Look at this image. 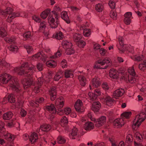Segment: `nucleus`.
Listing matches in <instances>:
<instances>
[{
  "label": "nucleus",
  "instance_id": "nucleus-9",
  "mask_svg": "<svg viewBox=\"0 0 146 146\" xmlns=\"http://www.w3.org/2000/svg\"><path fill=\"white\" fill-rule=\"evenodd\" d=\"M131 111H125L121 114L123 118H117L113 121L114 125L118 127H120L123 125L125 123V119H128L131 115Z\"/></svg>",
  "mask_w": 146,
  "mask_h": 146
},
{
  "label": "nucleus",
  "instance_id": "nucleus-24",
  "mask_svg": "<svg viewBox=\"0 0 146 146\" xmlns=\"http://www.w3.org/2000/svg\"><path fill=\"white\" fill-rule=\"evenodd\" d=\"M106 117L105 116H102L94 121L95 123V125L97 127H99L104 124L106 122Z\"/></svg>",
  "mask_w": 146,
  "mask_h": 146
},
{
  "label": "nucleus",
  "instance_id": "nucleus-35",
  "mask_svg": "<svg viewBox=\"0 0 146 146\" xmlns=\"http://www.w3.org/2000/svg\"><path fill=\"white\" fill-rule=\"evenodd\" d=\"M104 138L105 139H108L109 141L111 143V146H117L116 142L114 138L113 137L108 136L106 135L104 136Z\"/></svg>",
  "mask_w": 146,
  "mask_h": 146
},
{
  "label": "nucleus",
  "instance_id": "nucleus-28",
  "mask_svg": "<svg viewBox=\"0 0 146 146\" xmlns=\"http://www.w3.org/2000/svg\"><path fill=\"white\" fill-rule=\"evenodd\" d=\"M46 23L43 21L39 25V31H43L44 36L46 37H48L49 33L47 31H44L46 29Z\"/></svg>",
  "mask_w": 146,
  "mask_h": 146
},
{
  "label": "nucleus",
  "instance_id": "nucleus-31",
  "mask_svg": "<svg viewBox=\"0 0 146 146\" xmlns=\"http://www.w3.org/2000/svg\"><path fill=\"white\" fill-rule=\"evenodd\" d=\"M80 29L81 30H83L84 35L88 37L91 34V31L90 29L86 28L85 25H82L80 26Z\"/></svg>",
  "mask_w": 146,
  "mask_h": 146
},
{
  "label": "nucleus",
  "instance_id": "nucleus-10",
  "mask_svg": "<svg viewBox=\"0 0 146 146\" xmlns=\"http://www.w3.org/2000/svg\"><path fill=\"white\" fill-rule=\"evenodd\" d=\"M59 125H58L56 123H52V125L51 126L49 124H45L40 126V128H38L36 130V132L38 133L40 135L43 134V132H48L50 131L52 128H56L57 130L59 131L58 129L59 127Z\"/></svg>",
  "mask_w": 146,
  "mask_h": 146
},
{
  "label": "nucleus",
  "instance_id": "nucleus-34",
  "mask_svg": "<svg viewBox=\"0 0 146 146\" xmlns=\"http://www.w3.org/2000/svg\"><path fill=\"white\" fill-rule=\"evenodd\" d=\"M71 111L72 110L69 107H67L65 108L64 110L62 109L61 111L59 112L57 111V113L58 114L61 115L64 113L66 115H69Z\"/></svg>",
  "mask_w": 146,
  "mask_h": 146
},
{
  "label": "nucleus",
  "instance_id": "nucleus-33",
  "mask_svg": "<svg viewBox=\"0 0 146 146\" xmlns=\"http://www.w3.org/2000/svg\"><path fill=\"white\" fill-rule=\"evenodd\" d=\"M119 74V72L116 70L112 69L110 70L109 76L112 78L117 79L118 77Z\"/></svg>",
  "mask_w": 146,
  "mask_h": 146
},
{
  "label": "nucleus",
  "instance_id": "nucleus-25",
  "mask_svg": "<svg viewBox=\"0 0 146 146\" xmlns=\"http://www.w3.org/2000/svg\"><path fill=\"white\" fill-rule=\"evenodd\" d=\"M68 120L65 116H64L61 119L60 125L66 131L68 130L69 127L68 125Z\"/></svg>",
  "mask_w": 146,
  "mask_h": 146
},
{
  "label": "nucleus",
  "instance_id": "nucleus-39",
  "mask_svg": "<svg viewBox=\"0 0 146 146\" xmlns=\"http://www.w3.org/2000/svg\"><path fill=\"white\" fill-rule=\"evenodd\" d=\"M6 139L8 141H11L10 144H9V143L6 142L3 139L0 138V144L2 146H14L13 144L11 143V142L12 141L8 140V139ZM0 146H1V145H0Z\"/></svg>",
  "mask_w": 146,
  "mask_h": 146
},
{
  "label": "nucleus",
  "instance_id": "nucleus-52",
  "mask_svg": "<svg viewBox=\"0 0 146 146\" xmlns=\"http://www.w3.org/2000/svg\"><path fill=\"white\" fill-rule=\"evenodd\" d=\"M18 47L14 45H11L9 48V49L11 51L14 53L17 52L18 50Z\"/></svg>",
  "mask_w": 146,
  "mask_h": 146
},
{
  "label": "nucleus",
  "instance_id": "nucleus-16",
  "mask_svg": "<svg viewBox=\"0 0 146 146\" xmlns=\"http://www.w3.org/2000/svg\"><path fill=\"white\" fill-rule=\"evenodd\" d=\"M23 138L25 140L29 139L30 142L32 144H33L38 139V135L35 132H33L31 133L30 136L29 137L27 134H25L23 135Z\"/></svg>",
  "mask_w": 146,
  "mask_h": 146
},
{
  "label": "nucleus",
  "instance_id": "nucleus-45",
  "mask_svg": "<svg viewBox=\"0 0 146 146\" xmlns=\"http://www.w3.org/2000/svg\"><path fill=\"white\" fill-rule=\"evenodd\" d=\"M78 79L80 84L83 86H85L86 83V80L84 76L82 75H79L78 77Z\"/></svg>",
  "mask_w": 146,
  "mask_h": 146
},
{
  "label": "nucleus",
  "instance_id": "nucleus-12",
  "mask_svg": "<svg viewBox=\"0 0 146 146\" xmlns=\"http://www.w3.org/2000/svg\"><path fill=\"white\" fill-rule=\"evenodd\" d=\"M136 74L133 66L129 67L126 74L125 78L128 79L129 82L133 83L137 82V79H136Z\"/></svg>",
  "mask_w": 146,
  "mask_h": 146
},
{
  "label": "nucleus",
  "instance_id": "nucleus-15",
  "mask_svg": "<svg viewBox=\"0 0 146 146\" xmlns=\"http://www.w3.org/2000/svg\"><path fill=\"white\" fill-rule=\"evenodd\" d=\"M62 45L67 54L70 55L74 53V50L72 47V45L71 42L67 40H64L62 42Z\"/></svg>",
  "mask_w": 146,
  "mask_h": 146
},
{
  "label": "nucleus",
  "instance_id": "nucleus-19",
  "mask_svg": "<svg viewBox=\"0 0 146 146\" xmlns=\"http://www.w3.org/2000/svg\"><path fill=\"white\" fill-rule=\"evenodd\" d=\"M15 101V96L11 94L8 96H6L3 100L2 102L3 104H5L8 102L11 103H13Z\"/></svg>",
  "mask_w": 146,
  "mask_h": 146
},
{
  "label": "nucleus",
  "instance_id": "nucleus-59",
  "mask_svg": "<svg viewBox=\"0 0 146 146\" xmlns=\"http://www.w3.org/2000/svg\"><path fill=\"white\" fill-rule=\"evenodd\" d=\"M109 5L110 8L112 9H113L115 7V2L113 1H110L109 2Z\"/></svg>",
  "mask_w": 146,
  "mask_h": 146
},
{
  "label": "nucleus",
  "instance_id": "nucleus-36",
  "mask_svg": "<svg viewBox=\"0 0 146 146\" xmlns=\"http://www.w3.org/2000/svg\"><path fill=\"white\" fill-rule=\"evenodd\" d=\"M61 18L68 24L70 23L69 18L68 16L67 13L65 11H63L61 13Z\"/></svg>",
  "mask_w": 146,
  "mask_h": 146
},
{
  "label": "nucleus",
  "instance_id": "nucleus-58",
  "mask_svg": "<svg viewBox=\"0 0 146 146\" xmlns=\"http://www.w3.org/2000/svg\"><path fill=\"white\" fill-rule=\"evenodd\" d=\"M23 35L24 38H30L31 36V33L30 32L27 31L23 33Z\"/></svg>",
  "mask_w": 146,
  "mask_h": 146
},
{
  "label": "nucleus",
  "instance_id": "nucleus-8",
  "mask_svg": "<svg viewBox=\"0 0 146 146\" xmlns=\"http://www.w3.org/2000/svg\"><path fill=\"white\" fill-rule=\"evenodd\" d=\"M146 117V114L144 112H141L137 113L133 122L132 126L133 129L136 130V127L137 128L139 127Z\"/></svg>",
  "mask_w": 146,
  "mask_h": 146
},
{
  "label": "nucleus",
  "instance_id": "nucleus-22",
  "mask_svg": "<svg viewBox=\"0 0 146 146\" xmlns=\"http://www.w3.org/2000/svg\"><path fill=\"white\" fill-rule=\"evenodd\" d=\"M49 94L51 100L52 101L54 100L57 97V93L56 87L54 86L51 87L49 90Z\"/></svg>",
  "mask_w": 146,
  "mask_h": 146
},
{
  "label": "nucleus",
  "instance_id": "nucleus-38",
  "mask_svg": "<svg viewBox=\"0 0 146 146\" xmlns=\"http://www.w3.org/2000/svg\"><path fill=\"white\" fill-rule=\"evenodd\" d=\"M64 75L63 71L60 70L57 72L54 77V80L56 81H58L60 79L62 78Z\"/></svg>",
  "mask_w": 146,
  "mask_h": 146
},
{
  "label": "nucleus",
  "instance_id": "nucleus-49",
  "mask_svg": "<svg viewBox=\"0 0 146 146\" xmlns=\"http://www.w3.org/2000/svg\"><path fill=\"white\" fill-rule=\"evenodd\" d=\"M73 71L70 70H66L64 72L65 77L68 78L72 76Z\"/></svg>",
  "mask_w": 146,
  "mask_h": 146
},
{
  "label": "nucleus",
  "instance_id": "nucleus-6",
  "mask_svg": "<svg viewBox=\"0 0 146 146\" xmlns=\"http://www.w3.org/2000/svg\"><path fill=\"white\" fill-rule=\"evenodd\" d=\"M61 55V50L59 49L57 52L54 53V54L52 55H49L47 56L45 54H43V52H40L37 53L34 55L32 58L33 59H38L42 60L44 62L48 60V58L52 59H55L60 57Z\"/></svg>",
  "mask_w": 146,
  "mask_h": 146
},
{
  "label": "nucleus",
  "instance_id": "nucleus-37",
  "mask_svg": "<svg viewBox=\"0 0 146 146\" xmlns=\"http://www.w3.org/2000/svg\"><path fill=\"white\" fill-rule=\"evenodd\" d=\"M78 131L76 127H74L72 129V132L70 135V137L71 138L73 139H75L76 137H78Z\"/></svg>",
  "mask_w": 146,
  "mask_h": 146
},
{
  "label": "nucleus",
  "instance_id": "nucleus-32",
  "mask_svg": "<svg viewBox=\"0 0 146 146\" xmlns=\"http://www.w3.org/2000/svg\"><path fill=\"white\" fill-rule=\"evenodd\" d=\"M94 47L95 50L99 52L101 55L104 56L105 55L106 50L103 48H100V45L96 44L94 45Z\"/></svg>",
  "mask_w": 146,
  "mask_h": 146
},
{
  "label": "nucleus",
  "instance_id": "nucleus-17",
  "mask_svg": "<svg viewBox=\"0 0 146 146\" xmlns=\"http://www.w3.org/2000/svg\"><path fill=\"white\" fill-rule=\"evenodd\" d=\"M94 92H89L88 95L90 99L92 101L95 100L97 98V96L101 95V93L99 88L94 89Z\"/></svg>",
  "mask_w": 146,
  "mask_h": 146
},
{
  "label": "nucleus",
  "instance_id": "nucleus-14",
  "mask_svg": "<svg viewBox=\"0 0 146 146\" xmlns=\"http://www.w3.org/2000/svg\"><path fill=\"white\" fill-rule=\"evenodd\" d=\"M4 124L2 121H0V132L2 133V136H3L5 139L12 141L15 138L14 136L5 131L4 127Z\"/></svg>",
  "mask_w": 146,
  "mask_h": 146
},
{
  "label": "nucleus",
  "instance_id": "nucleus-56",
  "mask_svg": "<svg viewBox=\"0 0 146 146\" xmlns=\"http://www.w3.org/2000/svg\"><path fill=\"white\" fill-rule=\"evenodd\" d=\"M137 139L139 142H141L143 139V138L142 135L139 132L137 133V134L135 135Z\"/></svg>",
  "mask_w": 146,
  "mask_h": 146
},
{
  "label": "nucleus",
  "instance_id": "nucleus-26",
  "mask_svg": "<svg viewBox=\"0 0 146 146\" xmlns=\"http://www.w3.org/2000/svg\"><path fill=\"white\" fill-rule=\"evenodd\" d=\"M132 15V13L130 12H127L125 14V17L124 19V21L126 24H130L131 22V19L133 18Z\"/></svg>",
  "mask_w": 146,
  "mask_h": 146
},
{
  "label": "nucleus",
  "instance_id": "nucleus-44",
  "mask_svg": "<svg viewBox=\"0 0 146 146\" xmlns=\"http://www.w3.org/2000/svg\"><path fill=\"white\" fill-rule=\"evenodd\" d=\"M13 115L11 111H8L4 113L3 115V118L4 119L8 120L10 119Z\"/></svg>",
  "mask_w": 146,
  "mask_h": 146
},
{
  "label": "nucleus",
  "instance_id": "nucleus-61",
  "mask_svg": "<svg viewBox=\"0 0 146 146\" xmlns=\"http://www.w3.org/2000/svg\"><path fill=\"white\" fill-rule=\"evenodd\" d=\"M32 18L33 19L37 22L40 23L41 22V20L36 15L33 16Z\"/></svg>",
  "mask_w": 146,
  "mask_h": 146
},
{
  "label": "nucleus",
  "instance_id": "nucleus-54",
  "mask_svg": "<svg viewBox=\"0 0 146 146\" xmlns=\"http://www.w3.org/2000/svg\"><path fill=\"white\" fill-rule=\"evenodd\" d=\"M143 55L141 56L136 55L133 57H132L131 58L135 61H140L143 60Z\"/></svg>",
  "mask_w": 146,
  "mask_h": 146
},
{
  "label": "nucleus",
  "instance_id": "nucleus-2",
  "mask_svg": "<svg viewBox=\"0 0 146 146\" xmlns=\"http://www.w3.org/2000/svg\"><path fill=\"white\" fill-rule=\"evenodd\" d=\"M0 82L3 84H7L13 90L17 93L19 92L21 90V89L17 79L6 73H4L0 76Z\"/></svg>",
  "mask_w": 146,
  "mask_h": 146
},
{
  "label": "nucleus",
  "instance_id": "nucleus-50",
  "mask_svg": "<svg viewBox=\"0 0 146 146\" xmlns=\"http://www.w3.org/2000/svg\"><path fill=\"white\" fill-rule=\"evenodd\" d=\"M54 36L55 38L57 39L60 40L62 39L63 37V35L62 32H59L54 34Z\"/></svg>",
  "mask_w": 146,
  "mask_h": 146
},
{
  "label": "nucleus",
  "instance_id": "nucleus-43",
  "mask_svg": "<svg viewBox=\"0 0 146 146\" xmlns=\"http://www.w3.org/2000/svg\"><path fill=\"white\" fill-rule=\"evenodd\" d=\"M102 88L106 91L108 92L111 89L110 86L109 84L106 82H104L102 85Z\"/></svg>",
  "mask_w": 146,
  "mask_h": 146
},
{
  "label": "nucleus",
  "instance_id": "nucleus-21",
  "mask_svg": "<svg viewBox=\"0 0 146 146\" xmlns=\"http://www.w3.org/2000/svg\"><path fill=\"white\" fill-rule=\"evenodd\" d=\"M74 107L76 110L79 112H82L84 111V109L82 106V102L80 100H78L75 103Z\"/></svg>",
  "mask_w": 146,
  "mask_h": 146
},
{
  "label": "nucleus",
  "instance_id": "nucleus-1",
  "mask_svg": "<svg viewBox=\"0 0 146 146\" xmlns=\"http://www.w3.org/2000/svg\"><path fill=\"white\" fill-rule=\"evenodd\" d=\"M10 64L7 63L4 59H0V69L1 70H4L5 68L11 69L19 75H24V76L27 77V78H25L22 81L25 89L31 86V88L35 92L38 93L40 92V89L42 85H44L49 81L48 80L46 81L43 78L40 77L38 79L37 81L34 84L32 78V74L35 71L36 68L33 65L29 66L27 62L24 63L19 67L14 68L12 67L10 68Z\"/></svg>",
  "mask_w": 146,
  "mask_h": 146
},
{
  "label": "nucleus",
  "instance_id": "nucleus-30",
  "mask_svg": "<svg viewBox=\"0 0 146 146\" xmlns=\"http://www.w3.org/2000/svg\"><path fill=\"white\" fill-rule=\"evenodd\" d=\"M101 107V105L99 102H94L92 104V109L94 112H98Z\"/></svg>",
  "mask_w": 146,
  "mask_h": 146
},
{
  "label": "nucleus",
  "instance_id": "nucleus-3",
  "mask_svg": "<svg viewBox=\"0 0 146 146\" xmlns=\"http://www.w3.org/2000/svg\"><path fill=\"white\" fill-rule=\"evenodd\" d=\"M64 104V98L62 97L57 98L55 101V108L53 104L47 105L46 106V109L52 114L49 115L48 119L52 120L54 118V114L57 111H61L62 108Z\"/></svg>",
  "mask_w": 146,
  "mask_h": 146
},
{
  "label": "nucleus",
  "instance_id": "nucleus-41",
  "mask_svg": "<svg viewBox=\"0 0 146 146\" xmlns=\"http://www.w3.org/2000/svg\"><path fill=\"white\" fill-rule=\"evenodd\" d=\"M133 141L132 136L130 134L127 135L125 139V143L128 146H130Z\"/></svg>",
  "mask_w": 146,
  "mask_h": 146
},
{
  "label": "nucleus",
  "instance_id": "nucleus-47",
  "mask_svg": "<svg viewBox=\"0 0 146 146\" xmlns=\"http://www.w3.org/2000/svg\"><path fill=\"white\" fill-rule=\"evenodd\" d=\"M50 12L49 9H47L43 12L40 14L41 17L43 19H45L48 16Z\"/></svg>",
  "mask_w": 146,
  "mask_h": 146
},
{
  "label": "nucleus",
  "instance_id": "nucleus-20",
  "mask_svg": "<svg viewBox=\"0 0 146 146\" xmlns=\"http://www.w3.org/2000/svg\"><path fill=\"white\" fill-rule=\"evenodd\" d=\"M100 84V81L99 78L98 77L93 78L92 84L90 85V90H93L95 88H97Z\"/></svg>",
  "mask_w": 146,
  "mask_h": 146
},
{
  "label": "nucleus",
  "instance_id": "nucleus-64",
  "mask_svg": "<svg viewBox=\"0 0 146 146\" xmlns=\"http://www.w3.org/2000/svg\"><path fill=\"white\" fill-rule=\"evenodd\" d=\"M88 117L91 120L94 121H96V119L92 116V114L91 113H89L88 114Z\"/></svg>",
  "mask_w": 146,
  "mask_h": 146
},
{
  "label": "nucleus",
  "instance_id": "nucleus-13",
  "mask_svg": "<svg viewBox=\"0 0 146 146\" xmlns=\"http://www.w3.org/2000/svg\"><path fill=\"white\" fill-rule=\"evenodd\" d=\"M109 59L106 58L103 60H100L97 62L94 68L100 69H105L110 64Z\"/></svg>",
  "mask_w": 146,
  "mask_h": 146
},
{
  "label": "nucleus",
  "instance_id": "nucleus-5",
  "mask_svg": "<svg viewBox=\"0 0 146 146\" xmlns=\"http://www.w3.org/2000/svg\"><path fill=\"white\" fill-rule=\"evenodd\" d=\"M52 13L54 14L55 18L56 19V21L53 17L52 16L51 13L48 16V21L50 27L53 29H55L58 25V19L59 17V14L61 13V9L59 5H56L54 7V10L52 11Z\"/></svg>",
  "mask_w": 146,
  "mask_h": 146
},
{
  "label": "nucleus",
  "instance_id": "nucleus-18",
  "mask_svg": "<svg viewBox=\"0 0 146 146\" xmlns=\"http://www.w3.org/2000/svg\"><path fill=\"white\" fill-rule=\"evenodd\" d=\"M102 100L108 106H111L113 104L115 101L107 94L102 96Z\"/></svg>",
  "mask_w": 146,
  "mask_h": 146
},
{
  "label": "nucleus",
  "instance_id": "nucleus-42",
  "mask_svg": "<svg viewBox=\"0 0 146 146\" xmlns=\"http://www.w3.org/2000/svg\"><path fill=\"white\" fill-rule=\"evenodd\" d=\"M46 65L50 67H55L56 66V62L55 60H49L46 63Z\"/></svg>",
  "mask_w": 146,
  "mask_h": 146
},
{
  "label": "nucleus",
  "instance_id": "nucleus-53",
  "mask_svg": "<svg viewBox=\"0 0 146 146\" xmlns=\"http://www.w3.org/2000/svg\"><path fill=\"white\" fill-rule=\"evenodd\" d=\"M58 143L60 144H63L66 141V140L62 136H59L57 138Z\"/></svg>",
  "mask_w": 146,
  "mask_h": 146
},
{
  "label": "nucleus",
  "instance_id": "nucleus-4",
  "mask_svg": "<svg viewBox=\"0 0 146 146\" xmlns=\"http://www.w3.org/2000/svg\"><path fill=\"white\" fill-rule=\"evenodd\" d=\"M0 15H1L4 18L7 17V21L8 22H10L12 19L16 17L21 16L27 18L28 17L27 13L23 11L21 14L19 13H16L13 12V9L10 7L7 8L4 10L0 9Z\"/></svg>",
  "mask_w": 146,
  "mask_h": 146
},
{
  "label": "nucleus",
  "instance_id": "nucleus-23",
  "mask_svg": "<svg viewBox=\"0 0 146 146\" xmlns=\"http://www.w3.org/2000/svg\"><path fill=\"white\" fill-rule=\"evenodd\" d=\"M19 36H17V34H16L15 36H13L11 37H6L4 40L9 43H15L19 40Z\"/></svg>",
  "mask_w": 146,
  "mask_h": 146
},
{
  "label": "nucleus",
  "instance_id": "nucleus-40",
  "mask_svg": "<svg viewBox=\"0 0 146 146\" xmlns=\"http://www.w3.org/2000/svg\"><path fill=\"white\" fill-rule=\"evenodd\" d=\"M94 127V124L91 122L86 123L83 125L84 128L86 130H90L92 129Z\"/></svg>",
  "mask_w": 146,
  "mask_h": 146
},
{
  "label": "nucleus",
  "instance_id": "nucleus-29",
  "mask_svg": "<svg viewBox=\"0 0 146 146\" xmlns=\"http://www.w3.org/2000/svg\"><path fill=\"white\" fill-rule=\"evenodd\" d=\"M44 100L43 98H37L35 101H33L30 103V105L33 107H36L38 108L39 106V104L43 102Z\"/></svg>",
  "mask_w": 146,
  "mask_h": 146
},
{
  "label": "nucleus",
  "instance_id": "nucleus-11",
  "mask_svg": "<svg viewBox=\"0 0 146 146\" xmlns=\"http://www.w3.org/2000/svg\"><path fill=\"white\" fill-rule=\"evenodd\" d=\"M68 31H70V33L73 36V39L75 42H78V46L80 47H83L86 45L85 42L81 40L82 36L80 33L75 32V30L71 28L68 29Z\"/></svg>",
  "mask_w": 146,
  "mask_h": 146
},
{
  "label": "nucleus",
  "instance_id": "nucleus-46",
  "mask_svg": "<svg viewBox=\"0 0 146 146\" xmlns=\"http://www.w3.org/2000/svg\"><path fill=\"white\" fill-rule=\"evenodd\" d=\"M139 68L141 71H146V59L139 65Z\"/></svg>",
  "mask_w": 146,
  "mask_h": 146
},
{
  "label": "nucleus",
  "instance_id": "nucleus-51",
  "mask_svg": "<svg viewBox=\"0 0 146 146\" xmlns=\"http://www.w3.org/2000/svg\"><path fill=\"white\" fill-rule=\"evenodd\" d=\"M25 48L26 49L28 54L32 53L33 51V49L32 47L28 44H25L24 45Z\"/></svg>",
  "mask_w": 146,
  "mask_h": 146
},
{
  "label": "nucleus",
  "instance_id": "nucleus-62",
  "mask_svg": "<svg viewBox=\"0 0 146 146\" xmlns=\"http://www.w3.org/2000/svg\"><path fill=\"white\" fill-rule=\"evenodd\" d=\"M61 65L62 68H63L66 67L67 66V63L66 60H62L61 62Z\"/></svg>",
  "mask_w": 146,
  "mask_h": 146
},
{
  "label": "nucleus",
  "instance_id": "nucleus-63",
  "mask_svg": "<svg viewBox=\"0 0 146 146\" xmlns=\"http://www.w3.org/2000/svg\"><path fill=\"white\" fill-rule=\"evenodd\" d=\"M20 115L21 117H25L26 114V111L24 109H21L20 111Z\"/></svg>",
  "mask_w": 146,
  "mask_h": 146
},
{
  "label": "nucleus",
  "instance_id": "nucleus-60",
  "mask_svg": "<svg viewBox=\"0 0 146 146\" xmlns=\"http://www.w3.org/2000/svg\"><path fill=\"white\" fill-rule=\"evenodd\" d=\"M15 123V121L13 120H10L9 122L7 123V125L8 126L10 127H11L13 126Z\"/></svg>",
  "mask_w": 146,
  "mask_h": 146
},
{
  "label": "nucleus",
  "instance_id": "nucleus-27",
  "mask_svg": "<svg viewBox=\"0 0 146 146\" xmlns=\"http://www.w3.org/2000/svg\"><path fill=\"white\" fill-rule=\"evenodd\" d=\"M125 91L122 88H120L116 90L113 93V97L116 99H118L124 94Z\"/></svg>",
  "mask_w": 146,
  "mask_h": 146
},
{
  "label": "nucleus",
  "instance_id": "nucleus-7",
  "mask_svg": "<svg viewBox=\"0 0 146 146\" xmlns=\"http://www.w3.org/2000/svg\"><path fill=\"white\" fill-rule=\"evenodd\" d=\"M119 44L117 45V47L121 53H123L125 50H127L129 52L133 53V48L128 46L127 44H124L123 43V38L121 36L118 38Z\"/></svg>",
  "mask_w": 146,
  "mask_h": 146
},
{
  "label": "nucleus",
  "instance_id": "nucleus-55",
  "mask_svg": "<svg viewBox=\"0 0 146 146\" xmlns=\"http://www.w3.org/2000/svg\"><path fill=\"white\" fill-rule=\"evenodd\" d=\"M6 35L5 29L1 27L0 29V37H4Z\"/></svg>",
  "mask_w": 146,
  "mask_h": 146
},
{
  "label": "nucleus",
  "instance_id": "nucleus-57",
  "mask_svg": "<svg viewBox=\"0 0 146 146\" xmlns=\"http://www.w3.org/2000/svg\"><path fill=\"white\" fill-rule=\"evenodd\" d=\"M117 15L116 13V12L113 11H111V13L110 14V17L111 18L114 20H116L117 18Z\"/></svg>",
  "mask_w": 146,
  "mask_h": 146
},
{
  "label": "nucleus",
  "instance_id": "nucleus-48",
  "mask_svg": "<svg viewBox=\"0 0 146 146\" xmlns=\"http://www.w3.org/2000/svg\"><path fill=\"white\" fill-rule=\"evenodd\" d=\"M96 10L98 12H102L104 9L103 5L101 3H98L95 6Z\"/></svg>",
  "mask_w": 146,
  "mask_h": 146
}]
</instances>
